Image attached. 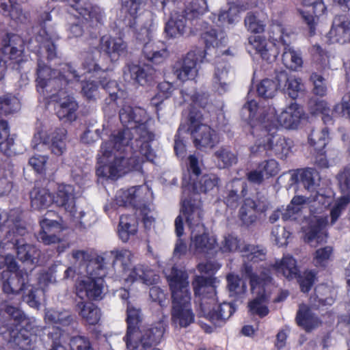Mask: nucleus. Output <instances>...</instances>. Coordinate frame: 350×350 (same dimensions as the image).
<instances>
[{
	"label": "nucleus",
	"instance_id": "30",
	"mask_svg": "<svg viewBox=\"0 0 350 350\" xmlns=\"http://www.w3.org/2000/svg\"><path fill=\"white\" fill-rule=\"evenodd\" d=\"M328 225V217L312 216L310 219L309 226L305 234V241L312 243L314 240L322 242L325 240L326 234L323 231Z\"/></svg>",
	"mask_w": 350,
	"mask_h": 350
},
{
	"label": "nucleus",
	"instance_id": "36",
	"mask_svg": "<svg viewBox=\"0 0 350 350\" xmlns=\"http://www.w3.org/2000/svg\"><path fill=\"white\" fill-rule=\"evenodd\" d=\"M273 267L278 273L288 279L296 278L299 275V271L296 260L289 255L284 256L280 260L276 261Z\"/></svg>",
	"mask_w": 350,
	"mask_h": 350
},
{
	"label": "nucleus",
	"instance_id": "28",
	"mask_svg": "<svg viewBox=\"0 0 350 350\" xmlns=\"http://www.w3.org/2000/svg\"><path fill=\"white\" fill-rule=\"evenodd\" d=\"M56 113L60 120H75L77 118L76 111L79 108L75 98L67 95L56 98Z\"/></svg>",
	"mask_w": 350,
	"mask_h": 350
},
{
	"label": "nucleus",
	"instance_id": "13",
	"mask_svg": "<svg viewBox=\"0 0 350 350\" xmlns=\"http://www.w3.org/2000/svg\"><path fill=\"white\" fill-rule=\"evenodd\" d=\"M0 335H4L5 338L14 347L29 350L33 346L31 334L27 330L14 327L3 315L0 316Z\"/></svg>",
	"mask_w": 350,
	"mask_h": 350
},
{
	"label": "nucleus",
	"instance_id": "21",
	"mask_svg": "<svg viewBox=\"0 0 350 350\" xmlns=\"http://www.w3.org/2000/svg\"><path fill=\"white\" fill-rule=\"evenodd\" d=\"M329 37L332 42H350V19L345 15L336 16L329 32Z\"/></svg>",
	"mask_w": 350,
	"mask_h": 350
},
{
	"label": "nucleus",
	"instance_id": "59",
	"mask_svg": "<svg viewBox=\"0 0 350 350\" xmlns=\"http://www.w3.org/2000/svg\"><path fill=\"white\" fill-rule=\"evenodd\" d=\"M310 81L313 85V93L316 95L323 96L327 93L325 79L322 75L312 72L310 77Z\"/></svg>",
	"mask_w": 350,
	"mask_h": 350
},
{
	"label": "nucleus",
	"instance_id": "11",
	"mask_svg": "<svg viewBox=\"0 0 350 350\" xmlns=\"http://www.w3.org/2000/svg\"><path fill=\"white\" fill-rule=\"evenodd\" d=\"M258 278H260V282L253 288L251 286L252 291L256 297L248 304L249 312L252 315H258L260 317H264L269 313L267 304L269 302V296L265 293L264 284L270 282L271 278L270 271L268 269L262 268L257 269Z\"/></svg>",
	"mask_w": 350,
	"mask_h": 350
},
{
	"label": "nucleus",
	"instance_id": "29",
	"mask_svg": "<svg viewBox=\"0 0 350 350\" xmlns=\"http://www.w3.org/2000/svg\"><path fill=\"white\" fill-rule=\"evenodd\" d=\"M303 111L296 103H291L277 117L278 124L287 129H294L298 126Z\"/></svg>",
	"mask_w": 350,
	"mask_h": 350
},
{
	"label": "nucleus",
	"instance_id": "60",
	"mask_svg": "<svg viewBox=\"0 0 350 350\" xmlns=\"http://www.w3.org/2000/svg\"><path fill=\"white\" fill-rule=\"evenodd\" d=\"M81 94L89 100H95L98 96V85L94 81H86L81 83Z\"/></svg>",
	"mask_w": 350,
	"mask_h": 350
},
{
	"label": "nucleus",
	"instance_id": "27",
	"mask_svg": "<svg viewBox=\"0 0 350 350\" xmlns=\"http://www.w3.org/2000/svg\"><path fill=\"white\" fill-rule=\"evenodd\" d=\"M182 213L191 231L193 229L203 230L204 228L202 223L203 212L200 204L185 200L183 204Z\"/></svg>",
	"mask_w": 350,
	"mask_h": 350
},
{
	"label": "nucleus",
	"instance_id": "26",
	"mask_svg": "<svg viewBox=\"0 0 350 350\" xmlns=\"http://www.w3.org/2000/svg\"><path fill=\"white\" fill-rule=\"evenodd\" d=\"M187 21H189L179 9L173 11L169 21L166 23L165 32L170 38L183 36L187 29Z\"/></svg>",
	"mask_w": 350,
	"mask_h": 350
},
{
	"label": "nucleus",
	"instance_id": "15",
	"mask_svg": "<svg viewBox=\"0 0 350 350\" xmlns=\"http://www.w3.org/2000/svg\"><path fill=\"white\" fill-rule=\"evenodd\" d=\"M1 280L2 289L3 292L8 294L7 297H13L19 299V295L22 292L26 291L27 285L29 282V274L27 271L20 270L18 272L12 273L10 271H3L1 274Z\"/></svg>",
	"mask_w": 350,
	"mask_h": 350
},
{
	"label": "nucleus",
	"instance_id": "18",
	"mask_svg": "<svg viewBox=\"0 0 350 350\" xmlns=\"http://www.w3.org/2000/svg\"><path fill=\"white\" fill-rule=\"evenodd\" d=\"M217 244L216 239L206 232L205 228L193 229L191 232L189 250L194 254H207L213 250Z\"/></svg>",
	"mask_w": 350,
	"mask_h": 350
},
{
	"label": "nucleus",
	"instance_id": "53",
	"mask_svg": "<svg viewBox=\"0 0 350 350\" xmlns=\"http://www.w3.org/2000/svg\"><path fill=\"white\" fill-rule=\"evenodd\" d=\"M219 165L221 168L230 167L237 163L238 159L235 153L226 148H220L215 152Z\"/></svg>",
	"mask_w": 350,
	"mask_h": 350
},
{
	"label": "nucleus",
	"instance_id": "54",
	"mask_svg": "<svg viewBox=\"0 0 350 350\" xmlns=\"http://www.w3.org/2000/svg\"><path fill=\"white\" fill-rule=\"evenodd\" d=\"M72 256L76 262L83 268V270L80 271L81 273H85L86 267L92 261L98 260L99 263L104 265V258L103 257L98 256L94 259H92L91 255L85 250H73L72 252Z\"/></svg>",
	"mask_w": 350,
	"mask_h": 350
},
{
	"label": "nucleus",
	"instance_id": "37",
	"mask_svg": "<svg viewBox=\"0 0 350 350\" xmlns=\"http://www.w3.org/2000/svg\"><path fill=\"white\" fill-rule=\"evenodd\" d=\"M31 207L36 210L47 208L52 202L51 193L44 188L35 187L30 192Z\"/></svg>",
	"mask_w": 350,
	"mask_h": 350
},
{
	"label": "nucleus",
	"instance_id": "38",
	"mask_svg": "<svg viewBox=\"0 0 350 350\" xmlns=\"http://www.w3.org/2000/svg\"><path fill=\"white\" fill-rule=\"evenodd\" d=\"M290 44H287L284 45L282 60L284 65L287 68L292 70H297L302 66V57L301 53L295 51Z\"/></svg>",
	"mask_w": 350,
	"mask_h": 350
},
{
	"label": "nucleus",
	"instance_id": "31",
	"mask_svg": "<svg viewBox=\"0 0 350 350\" xmlns=\"http://www.w3.org/2000/svg\"><path fill=\"white\" fill-rule=\"evenodd\" d=\"M142 55L147 61L160 64L167 59L169 52L165 47H160L157 43L147 42L144 45Z\"/></svg>",
	"mask_w": 350,
	"mask_h": 350
},
{
	"label": "nucleus",
	"instance_id": "8",
	"mask_svg": "<svg viewBox=\"0 0 350 350\" xmlns=\"http://www.w3.org/2000/svg\"><path fill=\"white\" fill-rule=\"evenodd\" d=\"M105 273L104 265L99 263L98 260L90 262L85 269L87 278L77 286V296L81 299H102Z\"/></svg>",
	"mask_w": 350,
	"mask_h": 350
},
{
	"label": "nucleus",
	"instance_id": "49",
	"mask_svg": "<svg viewBox=\"0 0 350 350\" xmlns=\"http://www.w3.org/2000/svg\"><path fill=\"white\" fill-rule=\"evenodd\" d=\"M219 178L215 174H206L193 183V189L197 193H207L218 185Z\"/></svg>",
	"mask_w": 350,
	"mask_h": 350
},
{
	"label": "nucleus",
	"instance_id": "5",
	"mask_svg": "<svg viewBox=\"0 0 350 350\" xmlns=\"http://www.w3.org/2000/svg\"><path fill=\"white\" fill-rule=\"evenodd\" d=\"M272 113L269 115L267 122L265 118L260 120V125L253 126L252 134L256 137L255 144L250 148L254 155H275L284 159L291 152L292 142L289 139L272 131L276 127L273 122Z\"/></svg>",
	"mask_w": 350,
	"mask_h": 350
},
{
	"label": "nucleus",
	"instance_id": "41",
	"mask_svg": "<svg viewBox=\"0 0 350 350\" xmlns=\"http://www.w3.org/2000/svg\"><path fill=\"white\" fill-rule=\"evenodd\" d=\"M227 287L230 297L236 300L241 299L246 292V285L241 278L233 273L226 276Z\"/></svg>",
	"mask_w": 350,
	"mask_h": 350
},
{
	"label": "nucleus",
	"instance_id": "63",
	"mask_svg": "<svg viewBox=\"0 0 350 350\" xmlns=\"http://www.w3.org/2000/svg\"><path fill=\"white\" fill-rule=\"evenodd\" d=\"M239 19V10L237 6L231 5L228 10L219 14L218 21L222 25H232Z\"/></svg>",
	"mask_w": 350,
	"mask_h": 350
},
{
	"label": "nucleus",
	"instance_id": "62",
	"mask_svg": "<svg viewBox=\"0 0 350 350\" xmlns=\"http://www.w3.org/2000/svg\"><path fill=\"white\" fill-rule=\"evenodd\" d=\"M266 178L276 176L280 172L279 163L273 159L265 160L258 165Z\"/></svg>",
	"mask_w": 350,
	"mask_h": 350
},
{
	"label": "nucleus",
	"instance_id": "10",
	"mask_svg": "<svg viewBox=\"0 0 350 350\" xmlns=\"http://www.w3.org/2000/svg\"><path fill=\"white\" fill-rule=\"evenodd\" d=\"M19 299L8 297L0 301V316H5L14 327L30 333L36 327V319L25 315L20 308Z\"/></svg>",
	"mask_w": 350,
	"mask_h": 350
},
{
	"label": "nucleus",
	"instance_id": "3",
	"mask_svg": "<svg viewBox=\"0 0 350 350\" xmlns=\"http://www.w3.org/2000/svg\"><path fill=\"white\" fill-rule=\"evenodd\" d=\"M143 314L140 308L135 303L127 301V330L124 340L129 350H146L158 344L165 331L163 320L156 323L152 327L142 326Z\"/></svg>",
	"mask_w": 350,
	"mask_h": 350
},
{
	"label": "nucleus",
	"instance_id": "22",
	"mask_svg": "<svg viewBox=\"0 0 350 350\" xmlns=\"http://www.w3.org/2000/svg\"><path fill=\"white\" fill-rule=\"evenodd\" d=\"M190 134L195 146L199 149L202 148H212L219 141L216 132L207 124L200 125V126L193 129Z\"/></svg>",
	"mask_w": 350,
	"mask_h": 350
},
{
	"label": "nucleus",
	"instance_id": "4",
	"mask_svg": "<svg viewBox=\"0 0 350 350\" xmlns=\"http://www.w3.org/2000/svg\"><path fill=\"white\" fill-rule=\"evenodd\" d=\"M164 273L172 293V322L186 327L194 321V314L191 308L188 274L174 266L165 269Z\"/></svg>",
	"mask_w": 350,
	"mask_h": 350
},
{
	"label": "nucleus",
	"instance_id": "1",
	"mask_svg": "<svg viewBox=\"0 0 350 350\" xmlns=\"http://www.w3.org/2000/svg\"><path fill=\"white\" fill-rule=\"evenodd\" d=\"M120 120L126 126L122 131L111 135L109 139L103 142L98 154L96 174L99 177L115 178L131 170L141 168L142 159L131 158L126 161L124 159L120 150L129 145L133 133L132 130L141 123L152 120L146 111L141 107L124 105L120 110Z\"/></svg>",
	"mask_w": 350,
	"mask_h": 350
},
{
	"label": "nucleus",
	"instance_id": "7",
	"mask_svg": "<svg viewBox=\"0 0 350 350\" xmlns=\"http://www.w3.org/2000/svg\"><path fill=\"white\" fill-rule=\"evenodd\" d=\"M223 252L239 251L242 254L243 265L240 272L243 277L249 279L254 288L260 282L258 278L257 264L266 258L267 251L260 245L241 243L237 237L228 235L224 237L220 246Z\"/></svg>",
	"mask_w": 350,
	"mask_h": 350
},
{
	"label": "nucleus",
	"instance_id": "42",
	"mask_svg": "<svg viewBox=\"0 0 350 350\" xmlns=\"http://www.w3.org/2000/svg\"><path fill=\"white\" fill-rule=\"evenodd\" d=\"M300 181L308 191H314L319 185L321 178L319 172L314 168L308 167L298 172Z\"/></svg>",
	"mask_w": 350,
	"mask_h": 350
},
{
	"label": "nucleus",
	"instance_id": "24",
	"mask_svg": "<svg viewBox=\"0 0 350 350\" xmlns=\"http://www.w3.org/2000/svg\"><path fill=\"white\" fill-rule=\"evenodd\" d=\"M295 321L297 324L306 332L313 331L322 324V321L319 317L305 304L299 306Z\"/></svg>",
	"mask_w": 350,
	"mask_h": 350
},
{
	"label": "nucleus",
	"instance_id": "50",
	"mask_svg": "<svg viewBox=\"0 0 350 350\" xmlns=\"http://www.w3.org/2000/svg\"><path fill=\"white\" fill-rule=\"evenodd\" d=\"M202 38L206 45V51L211 47L215 48L222 45L225 42L226 36L222 31H217L216 29H211L202 35ZM207 53L205 52L204 55Z\"/></svg>",
	"mask_w": 350,
	"mask_h": 350
},
{
	"label": "nucleus",
	"instance_id": "19",
	"mask_svg": "<svg viewBox=\"0 0 350 350\" xmlns=\"http://www.w3.org/2000/svg\"><path fill=\"white\" fill-rule=\"evenodd\" d=\"M53 202L62 208L69 215H75V189L70 185H59L57 191L52 196Z\"/></svg>",
	"mask_w": 350,
	"mask_h": 350
},
{
	"label": "nucleus",
	"instance_id": "48",
	"mask_svg": "<svg viewBox=\"0 0 350 350\" xmlns=\"http://www.w3.org/2000/svg\"><path fill=\"white\" fill-rule=\"evenodd\" d=\"M329 139V131L327 127L320 130H312L308 137L312 146H314L315 151H321L324 149Z\"/></svg>",
	"mask_w": 350,
	"mask_h": 350
},
{
	"label": "nucleus",
	"instance_id": "47",
	"mask_svg": "<svg viewBox=\"0 0 350 350\" xmlns=\"http://www.w3.org/2000/svg\"><path fill=\"white\" fill-rule=\"evenodd\" d=\"M309 108L312 113H321L325 124H332L333 120L330 116V109L327 103L324 100L313 98L309 101Z\"/></svg>",
	"mask_w": 350,
	"mask_h": 350
},
{
	"label": "nucleus",
	"instance_id": "64",
	"mask_svg": "<svg viewBox=\"0 0 350 350\" xmlns=\"http://www.w3.org/2000/svg\"><path fill=\"white\" fill-rule=\"evenodd\" d=\"M111 254L114 258L113 263L120 262L124 270L129 269L131 265L133 258V254L131 251L128 250H116L111 251Z\"/></svg>",
	"mask_w": 350,
	"mask_h": 350
},
{
	"label": "nucleus",
	"instance_id": "14",
	"mask_svg": "<svg viewBox=\"0 0 350 350\" xmlns=\"http://www.w3.org/2000/svg\"><path fill=\"white\" fill-rule=\"evenodd\" d=\"M152 198V193L148 185H139L132 187L128 189H120L116 195L114 202L118 206L132 205L142 209L144 203L148 202Z\"/></svg>",
	"mask_w": 350,
	"mask_h": 350
},
{
	"label": "nucleus",
	"instance_id": "57",
	"mask_svg": "<svg viewBox=\"0 0 350 350\" xmlns=\"http://www.w3.org/2000/svg\"><path fill=\"white\" fill-rule=\"evenodd\" d=\"M8 228L6 234L8 236H11V234L24 236L27 232L25 223L21 221L18 211V214L12 217L10 223L8 224Z\"/></svg>",
	"mask_w": 350,
	"mask_h": 350
},
{
	"label": "nucleus",
	"instance_id": "32",
	"mask_svg": "<svg viewBox=\"0 0 350 350\" xmlns=\"http://www.w3.org/2000/svg\"><path fill=\"white\" fill-rule=\"evenodd\" d=\"M0 12L16 23H25L27 19L17 0H0Z\"/></svg>",
	"mask_w": 350,
	"mask_h": 350
},
{
	"label": "nucleus",
	"instance_id": "17",
	"mask_svg": "<svg viewBox=\"0 0 350 350\" xmlns=\"http://www.w3.org/2000/svg\"><path fill=\"white\" fill-rule=\"evenodd\" d=\"M156 72V70L149 65L129 64L124 68L123 76L126 81L146 85L154 80Z\"/></svg>",
	"mask_w": 350,
	"mask_h": 350
},
{
	"label": "nucleus",
	"instance_id": "56",
	"mask_svg": "<svg viewBox=\"0 0 350 350\" xmlns=\"http://www.w3.org/2000/svg\"><path fill=\"white\" fill-rule=\"evenodd\" d=\"M349 202L350 195L342 196L335 202L330 211L331 225L335 224Z\"/></svg>",
	"mask_w": 350,
	"mask_h": 350
},
{
	"label": "nucleus",
	"instance_id": "52",
	"mask_svg": "<svg viewBox=\"0 0 350 350\" xmlns=\"http://www.w3.org/2000/svg\"><path fill=\"white\" fill-rule=\"evenodd\" d=\"M146 0H122V9L131 17L135 18L145 8Z\"/></svg>",
	"mask_w": 350,
	"mask_h": 350
},
{
	"label": "nucleus",
	"instance_id": "61",
	"mask_svg": "<svg viewBox=\"0 0 350 350\" xmlns=\"http://www.w3.org/2000/svg\"><path fill=\"white\" fill-rule=\"evenodd\" d=\"M332 113L350 119V92L342 96L340 103L334 105Z\"/></svg>",
	"mask_w": 350,
	"mask_h": 350
},
{
	"label": "nucleus",
	"instance_id": "55",
	"mask_svg": "<svg viewBox=\"0 0 350 350\" xmlns=\"http://www.w3.org/2000/svg\"><path fill=\"white\" fill-rule=\"evenodd\" d=\"M28 305L34 308H38L40 306V297L44 294L43 291L33 287L29 284L27 285L26 291L22 292Z\"/></svg>",
	"mask_w": 350,
	"mask_h": 350
},
{
	"label": "nucleus",
	"instance_id": "46",
	"mask_svg": "<svg viewBox=\"0 0 350 350\" xmlns=\"http://www.w3.org/2000/svg\"><path fill=\"white\" fill-rule=\"evenodd\" d=\"M269 37L275 42L284 44H291V33L280 22H273L269 30Z\"/></svg>",
	"mask_w": 350,
	"mask_h": 350
},
{
	"label": "nucleus",
	"instance_id": "44",
	"mask_svg": "<svg viewBox=\"0 0 350 350\" xmlns=\"http://www.w3.org/2000/svg\"><path fill=\"white\" fill-rule=\"evenodd\" d=\"M257 213L259 212L255 208L254 200L247 198L239 210V217L244 224L249 226L256 221Z\"/></svg>",
	"mask_w": 350,
	"mask_h": 350
},
{
	"label": "nucleus",
	"instance_id": "9",
	"mask_svg": "<svg viewBox=\"0 0 350 350\" xmlns=\"http://www.w3.org/2000/svg\"><path fill=\"white\" fill-rule=\"evenodd\" d=\"M154 120L152 119L148 120L146 123H141V124L137 125L136 128L133 129L137 137L135 139L137 146H139V150H134L133 154L127 158L124 155V151L126 148H128L129 145L120 150L122 155L124 157V159L126 161L131 160V158L136 157L142 159L141 164L145 161L153 162L156 158V154L152 149L150 143L154 140L155 133L153 129Z\"/></svg>",
	"mask_w": 350,
	"mask_h": 350
},
{
	"label": "nucleus",
	"instance_id": "16",
	"mask_svg": "<svg viewBox=\"0 0 350 350\" xmlns=\"http://www.w3.org/2000/svg\"><path fill=\"white\" fill-rule=\"evenodd\" d=\"M58 216L55 211H49L40 221L41 230L37 234V239L46 245L57 243L59 238L55 234L61 228L59 221L56 219Z\"/></svg>",
	"mask_w": 350,
	"mask_h": 350
},
{
	"label": "nucleus",
	"instance_id": "33",
	"mask_svg": "<svg viewBox=\"0 0 350 350\" xmlns=\"http://www.w3.org/2000/svg\"><path fill=\"white\" fill-rule=\"evenodd\" d=\"M44 320L48 323L68 326L74 322L75 317L69 310L50 308L45 310Z\"/></svg>",
	"mask_w": 350,
	"mask_h": 350
},
{
	"label": "nucleus",
	"instance_id": "34",
	"mask_svg": "<svg viewBox=\"0 0 350 350\" xmlns=\"http://www.w3.org/2000/svg\"><path fill=\"white\" fill-rule=\"evenodd\" d=\"M126 280L131 282H140L150 285L157 280V275L148 267L137 265L130 271Z\"/></svg>",
	"mask_w": 350,
	"mask_h": 350
},
{
	"label": "nucleus",
	"instance_id": "51",
	"mask_svg": "<svg viewBox=\"0 0 350 350\" xmlns=\"http://www.w3.org/2000/svg\"><path fill=\"white\" fill-rule=\"evenodd\" d=\"M21 104L19 100L11 95L5 94L0 96V113L8 115L16 113L20 110Z\"/></svg>",
	"mask_w": 350,
	"mask_h": 350
},
{
	"label": "nucleus",
	"instance_id": "23",
	"mask_svg": "<svg viewBox=\"0 0 350 350\" xmlns=\"http://www.w3.org/2000/svg\"><path fill=\"white\" fill-rule=\"evenodd\" d=\"M230 65L226 62L218 63L213 78L212 86L213 90L222 95L230 91L232 77L230 75Z\"/></svg>",
	"mask_w": 350,
	"mask_h": 350
},
{
	"label": "nucleus",
	"instance_id": "25",
	"mask_svg": "<svg viewBox=\"0 0 350 350\" xmlns=\"http://www.w3.org/2000/svg\"><path fill=\"white\" fill-rule=\"evenodd\" d=\"M100 49L111 60H116L126 53V44L120 38L103 36L100 41Z\"/></svg>",
	"mask_w": 350,
	"mask_h": 350
},
{
	"label": "nucleus",
	"instance_id": "12",
	"mask_svg": "<svg viewBox=\"0 0 350 350\" xmlns=\"http://www.w3.org/2000/svg\"><path fill=\"white\" fill-rule=\"evenodd\" d=\"M205 52L201 49H196L176 62L173 66V73L176 78L181 81L193 79L198 74L197 65L202 62Z\"/></svg>",
	"mask_w": 350,
	"mask_h": 350
},
{
	"label": "nucleus",
	"instance_id": "20",
	"mask_svg": "<svg viewBox=\"0 0 350 350\" xmlns=\"http://www.w3.org/2000/svg\"><path fill=\"white\" fill-rule=\"evenodd\" d=\"M1 53L10 60H14L17 63L19 68L20 64L23 62L21 57L23 50V40L18 35L8 33L2 40Z\"/></svg>",
	"mask_w": 350,
	"mask_h": 350
},
{
	"label": "nucleus",
	"instance_id": "40",
	"mask_svg": "<svg viewBox=\"0 0 350 350\" xmlns=\"http://www.w3.org/2000/svg\"><path fill=\"white\" fill-rule=\"evenodd\" d=\"M77 310L80 316L90 325H95L100 320V310L92 303L80 301L77 305Z\"/></svg>",
	"mask_w": 350,
	"mask_h": 350
},
{
	"label": "nucleus",
	"instance_id": "45",
	"mask_svg": "<svg viewBox=\"0 0 350 350\" xmlns=\"http://www.w3.org/2000/svg\"><path fill=\"white\" fill-rule=\"evenodd\" d=\"M208 9L206 0H192L183 9H179L184 12V14L190 21L198 18L204 14Z\"/></svg>",
	"mask_w": 350,
	"mask_h": 350
},
{
	"label": "nucleus",
	"instance_id": "58",
	"mask_svg": "<svg viewBox=\"0 0 350 350\" xmlns=\"http://www.w3.org/2000/svg\"><path fill=\"white\" fill-rule=\"evenodd\" d=\"M277 85L273 80L265 79L257 86V92L260 96L272 98L277 92Z\"/></svg>",
	"mask_w": 350,
	"mask_h": 350
},
{
	"label": "nucleus",
	"instance_id": "35",
	"mask_svg": "<svg viewBox=\"0 0 350 350\" xmlns=\"http://www.w3.org/2000/svg\"><path fill=\"white\" fill-rule=\"evenodd\" d=\"M67 131L64 128H57L49 136V143L47 144L51 152L57 156L62 155L66 150Z\"/></svg>",
	"mask_w": 350,
	"mask_h": 350
},
{
	"label": "nucleus",
	"instance_id": "39",
	"mask_svg": "<svg viewBox=\"0 0 350 350\" xmlns=\"http://www.w3.org/2000/svg\"><path fill=\"white\" fill-rule=\"evenodd\" d=\"M258 110H259V109H258L257 102L254 100H251L247 101V103L244 105V106L243 107V108L241 109V113L244 116V118L245 119V120L250 121V124H251V126L252 129V131H253V126H255L256 125L257 126L260 125V120H263L264 118H265L266 122H267V118L269 117V115L271 114V113L273 114L272 115L273 118H274L273 109L270 110V111L269 113H267V114H264L265 111L261 110L262 111L260 112V116L259 118V120H258V123L254 124L252 122V121H253V119L255 118V116Z\"/></svg>",
	"mask_w": 350,
	"mask_h": 350
},
{
	"label": "nucleus",
	"instance_id": "2",
	"mask_svg": "<svg viewBox=\"0 0 350 350\" xmlns=\"http://www.w3.org/2000/svg\"><path fill=\"white\" fill-rule=\"evenodd\" d=\"M54 40L55 35L42 27L30 40L29 45L35 49L38 47L36 79L38 90L46 97L56 100V98L65 94L63 90L69 82L72 80L78 81L80 77L69 64H64L60 70H52L47 66L44 59L50 61L57 56Z\"/></svg>",
	"mask_w": 350,
	"mask_h": 350
},
{
	"label": "nucleus",
	"instance_id": "43",
	"mask_svg": "<svg viewBox=\"0 0 350 350\" xmlns=\"http://www.w3.org/2000/svg\"><path fill=\"white\" fill-rule=\"evenodd\" d=\"M137 222L132 217L121 216L119 222L118 234L123 242H126L131 236L137 232Z\"/></svg>",
	"mask_w": 350,
	"mask_h": 350
},
{
	"label": "nucleus",
	"instance_id": "6",
	"mask_svg": "<svg viewBox=\"0 0 350 350\" xmlns=\"http://www.w3.org/2000/svg\"><path fill=\"white\" fill-rule=\"evenodd\" d=\"M196 295L199 296V314L220 327L234 312L232 304L223 302L217 305L216 290L213 285H206L203 277L196 276L192 282Z\"/></svg>",
	"mask_w": 350,
	"mask_h": 350
}]
</instances>
